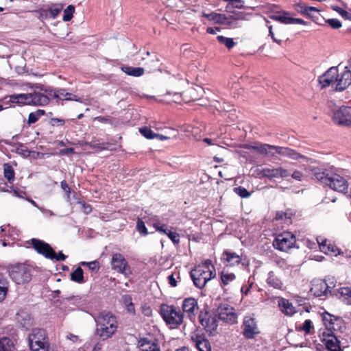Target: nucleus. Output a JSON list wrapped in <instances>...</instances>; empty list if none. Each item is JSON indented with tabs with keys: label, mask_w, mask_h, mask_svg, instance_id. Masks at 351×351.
I'll return each mask as SVG.
<instances>
[{
	"label": "nucleus",
	"mask_w": 351,
	"mask_h": 351,
	"mask_svg": "<svg viewBox=\"0 0 351 351\" xmlns=\"http://www.w3.org/2000/svg\"><path fill=\"white\" fill-rule=\"evenodd\" d=\"M221 282L220 285L221 287H224L233 282L236 276L234 273H229L228 271L223 269L220 274Z\"/></svg>",
	"instance_id": "nucleus-39"
},
{
	"label": "nucleus",
	"mask_w": 351,
	"mask_h": 351,
	"mask_svg": "<svg viewBox=\"0 0 351 351\" xmlns=\"http://www.w3.org/2000/svg\"><path fill=\"white\" fill-rule=\"evenodd\" d=\"M332 121L341 127L351 128V107L342 106L332 112Z\"/></svg>",
	"instance_id": "nucleus-6"
},
{
	"label": "nucleus",
	"mask_w": 351,
	"mask_h": 351,
	"mask_svg": "<svg viewBox=\"0 0 351 351\" xmlns=\"http://www.w3.org/2000/svg\"><path fill=\"white\" fill-rule=\"evenodd\" d=\"M167 235L174 244L178 245L180 243V236L178 233L169 230Z\"/></svg>",
	"instance_id": "nucleus-56"
},
{
	"label": "nucleus",
	"mask_w": 351,
	"mask_h": 351,
	"mask_svg": "<svg viewBox=\"0 0 351 351\" xmlns=\"http://www.w3.org/2000/svg\"><path fill=\"white\" fill-rule=\"evenodd\" d=\"M82 266H86L90 270L95 271V273L98 272L100 269L99 262L97 261H94L91 262H85L82 261L80 263Z\"/></svg>",
	"instance_id": "nucleus-48"
},
{
	"label": "nucleus",
	"mask_w": 351,
	"mask_h": 351,
	"mask_svg": "<svg viewBox=\"0 0 351 351\" xmlns=\"http://www.w3.org/2000/svg\"><path fill=\"white\" fill-rule=\"evenodd\" d=\"M11 340L8 337H2L0 339V351H7L5 346H9Z\"/></svg>",
	"instance_id": "nucleus-61"
},
{
	"label": "nucleus",
	"mask_w": 351,
	"mask_h": 351,
	"mask_svg": "<svg viewBox=\"0 0 351 351\" xmlns=\"http://www.w3.org/2000/svg\"><path fill=\"white\" fill-rule=\"evenodd\" d=\"M138 347L140 351H157L160 350L156 341L142 338L138 341Z\"/></svg>",
	"instance_id": "nucleus-25"
},
{
	"label": "nucleus",
	"mask_w": 351,
	"mask_h": 351,
	"mask_svg": "<svg viewBox=\"0 0 351 351\" xmlns=\"http://www.w3.org/2000/svg\"><path fill=\"white\" fill-rule=\"evenodd\" d=\"M187 93L190 95L191 99L195 101L199 99L203 93V88L201 86H197L196 88L191 87L186 90Z\"/></svg>",
	"instance_id": "nucleus-43"
},
{
	"label": "nucleus",
	"mask_w": 351,
	"mask_h": 351,
	"mask_svg": "<svg viewBox=\"0 0 351 351\" xmlns=\"http://www.w3.org/2000/svg\"><path fill=\"white\" fill-rule=\"evenodd\" d=\"M181 307L183 316H186L191 322H195L199 311L197 300L193 297L186 298L183 300Z\"/></svg>",
	"instance_id": "nucleus-10"
},
{
	"label": "nucleus",
	"mask_w": 351,
	"mask_h": 351,
	"mask_svg": "<svg viewBox=\"0 0 351 351\" xmlns=\"http://www.w3.org/2000/svg\"><path fill=\"white\" fill-rule=\"evenodd\" d=\"M202 16L207 19L210 21H213L216 24L232 26V21H230V18L228 17L224 14L217 13L215 12L207 14L203 12Z\"/></svg>",
	"instance_id": "nucleus-17"
},
{
	"label": "nucleus",
	"mask_w": 351,
	"mask_h": 351,
	"mask_svg": "<svg viewBox=\"0 0 351 351\" xmlns=\"http://www.w3.org/2000/svg\"><path fill=\"white\" fill-rule=\"evenodd\" d=\"M49 339L46 331L42 328L33 329L32 332L29 335L28 341L29 346L34 345V346L42 343L43 341Z\"/></svg>",
	"instance_id": "nucleus-19"
},
{
	"label": "nucleus",
	"mask_w": 351,
	"mask_h": 351,
	"mask_svg": "<svg viewBox=\"0 0 351 351\" xmlns=\"http://www.w3.org/2000/svg\"><path fill=\"white\" fill-rule=\"evenodd\" d=\"M242 328L243 335L247 339H254L256 335L260 333L255 319L251 317L244 318Z\"/></svg>",
	"instance_id": "nucleus-16"
},
{
	"label": "nucleus",
	"mask_w": 351,
	"mask_h": 351,
	"mask_svg": "<svg viewBox=\"0 0 351 351\" xmlns=\"http://www.w3.org/2000/svg\"><path fill=\"white\" fill-rule=\"evenodd\" d=\"M291 173L282 167L277 169L265 168V178H286L291 176Z\"/></svg>",
	"instance_id": "nucleus-26"
},
{
	"label": "nucleus",
	"mask_w": 351,
	"mask_h": 351,
	"mask_svg": "<svg viewBox=\"0 0 351 351\" xmlns=\"http://www.w3.org/2000/svg\"><path fill=\"white\" fill-rule=\"evenodd\" d=\"M141 134L147 139L155 138L156 134L154 133L149 128L143 127L139 129Z\"/></svg>",
	"instance_id": "nucleus-51"
},
{
	"label": "nucleus",
	"mask_w": 351,
	"mask_h": 351,
	"mask_svg": "<svg viewBox=\"0 0 351 351\" xmlns=\"http://www.w3.org/2000/svg\"><path fill=\"white\" fill-rule=\"evenodd\" d=\"M44 114H45V111L41 109H38L35 112H30L28 116L27 123L29 125L35 123L38 121L40 117Z\"/></svg>",
	"instance_id": "nucleus-44"
},
{
	"label": "nucleus",
	"mask_w": 351,
	"mask_h": 351,
	"mask_svg": "<svg viewBox=\"0 0 351 351\" xmlns=\"http://www.w3.org/2000/svg\"><path fill=\"white\" fill-rule=\"evenodd\" d=\"M121 71L126 73L128 75L133 77H140L142 76L145 70L142 67H133L130 66H121Z\"/></svg>",
	"instance_id": "nucleus-36"
},
{
	"label": "nucleus",
	"mask_w": 351,
	"mask_h": 351,
	"mask_svg": "<svg viewBox=\"0 0 351 351\" xmlns=\"http://www.w3.org/2000/svg\"><path fill=\"white\" fill-rule=\"evenodd\" d=\"M31 106H45L49 104V98L45 94L34 91L30 93Z\"/></svg>",
	"instance_id": "nucleus-23"
},
{
	"label": "nucleus",
	"mask_w": 351,
	"mask_h": 351,
	"mask_svg": "<svg viewBox=\"0 0 351 351\" xmlns=\"http://www.w3.org/2000/svg\"><path fill=\"white\" fill-rule=\"evenodd\" d=\"M29 243L37 253L44 256L46 258H54L55 251L49 243L34 238L32 239Z\"/></svg>",
	"instance_id": "nucleus-13"
},
{
	"label": "nucleus",
	"mask_w": 351,
	"mask_h": 351,
	"mask_svg": "<svg viewBox=\"0 0 351 351\" xmlns=\"http://www.w3.org/2000/svg\"><path fill=\"white\" fill-rule=\"evenodd\" d=\"M332 9L337 11L341 16L349 19L350 14L338 6H332Z\"/></svg>",
	"instance_id": "nucleus-64"
},
{
	"label": "nucleus",
	"mask_w": 351,
	"mask_h": 351,
	"mask_svg": "<svg viewBox=\"0 0 351 351\" xmlns=\"http://www.w3.org/2000/svg\"><path fill=\"white\" fill-rule=\"evenodd\" d=\"M278 304L281 311L286 315L291 316L295 313V309L293 304L286 299L279 298Z\"/></svg>",
	"instance_id": "nucleus-30"
},
{
	"label": "nucleus",
	"mask_w": 351,
	"mask_h": 351,
	"mask_svg": "<svg viewBox=\"0 0 351 351\" xmlns=\"http://www.w3.org/2000/svg\"><path fill=\"white\" fill-rule=\"evenodd\" d=\"M293 216V213L290 209H287L285 211H278L274 220L281 221L285 225H289L291 223V217Z\"/></svg>",
	"instance_id": "nucleus-33"
},
{
	"label": "nucleus",
	"mask_w": 351,
	"mask_h": 351,
	"mask_svg": "<svg viewBox=\"0 0 351 351\" xmlns=\"http://www.w3.org/2000/svg\"><path fill=\"white\" fill-rule=\"evenodd\" d=\"M323 343L329 351H343L337 334H327L323 339Z\"/></svg>",
	"instance_id": "nucleus-18"
},
{
	"label": "nucleus",
	"mask_w": 351,
	"mask_h": 351,
	"mask_svg": "<svg viewBox=\"0 0 351 351\" xmlns=\"http://www.w3.org/2000/svg\"><path fill=\"white\" fill-rule=\"evenodd\" d=\"M217 40L221 44L224 45L228 49H230L234 47L236 43L234 42L233 39L231 38H226L223 36H217Z\"/></svg>",
	"instance_id": "nucleus-47"
},
{
	"label": "nucleus",
	"mask_w": 351,
	"mask_h": 351,
	"mask_svg": "<svg viewBox=\"0 0 351 351\" xmlns=\"http://www.w3.org/2000/svg\"><path fill=\"white\" fill-rule=\"evenodd\" d=\"M74 12L75 7L73 5H68L67 8L64 10L63 21H71L73 16Z\"/></svg>",
	"instance_id": "nucleus-50"
},
{
	"label": "nucleus",
	"mask_w": 351,
	"mask_h": 351,
	"mask_svg": "<svg viewBox=\"0 0 351 351\" xmlns=\"http://www.w3.org/2000/svg\"><path fill=\"white\" fill-rule=\"evenodd\" d=\"M160 314L165 324L171 329L178 328L184 321L183 313L179 307L174 305L162 304L160 306Z\"/></svg>",
	"instance_id": "nucleus-4"
},
{
	"label": "nucleus",
	"mask_w": 351,
	"mask_h": 351,
	"mask_svg": "<svg viewBox=\"0 0 351 351\" xmlns=\"http://www.w3.org/2000/svg\"><path fill=\"white\" fill-rule=\"evenodd\" d=\"M293 8L297 12L312 19L315 17V13L318 14L319 12L317 8L308 6L306 5V3L302 1L295 3L293 5Z\"/></svg>",
	"instance_id": "nucleus-22"
},
{
	"label": "nucleus",
	"mask_w": 351,
	"mask_h": 351,
	"mask_svg": "<svg viewBox=\"0 0 351 351\" xmlns=\"http://www.w3.org/2000/svg\"><path fill=\"white\" fill-rule=\"evenodd\" d=\"M63 8L62 4H53L46 10V15L50 18L55 19L58 16Z\"/></svg>",
	"instance_id": "nucleus-42"
},
{
	"label": "nucleus",
	"mask_w": 351,
	"mask_h": 351,
	"mask_svg": "<svg viewBox=\"0 0 351 351\" xmlns=\"http://www.w3.org/2000/svg\"><path fill=\"white\" fill-rule=\"evenodd\" d=\"M224 1L229 2V4H228L226 7V10L227 12H231V8L234 7L236 8H242V1L241 0H223Z\"/></svg>",
	"instance_id": "nucleus-52"
},
{
	"label": "nucleus",
	"mask_w": 351,
	"mask_h": 351,
	"mask_svg": "<svg viewBox=\"0 0 351 351\" xmlns=\"http://www.w3.org/2000/svg\"><path fill=\"white\" fill-rule=\"evenodd\" d=\"M319 82L322 87L331 86L336 90L342 91L351 84V71L347 67L341 71L337 67H331L319 77Z\"/></svg>",
	"instance_id": "nucleus-1"
},
{
	"label": "nucleus",
	"mask_w": 351,
	"mask_h": 351,
	"mask_svg": "<svg viewBox=\"0 0 351 351\" xmlns=\"http://www.w3.org/2000/svg\"><path fill=\"white\" fill-rule=\"evenodd\" d=\"M49 123L51 126H63L65 124V120L59 118H51Z\"/></svg>",
	"instance_id": "nucleus-59"
},
{
	"label": "nucleus",
	"mask_w": 351,
	"mask_h": 351,
	"mask_svg": "<svg viewBox=\"0 0 351 351\" xmlns=\"http://www.w3.org/2000/svg\"><path fill=\"white\" fill-rule=\"evenodd\" d=\"M281 152V156H287L291 159L298 160L300 159H303L304 160H308V158L306 156L300 154V153L297 152L294 149H290L289 147H282Z\"/></svg>",
	"instance_id": "nucleus-34"
},
{
	"label": "nucleus",
	"mask_w": 351,
	"mask_h": 351,
	"mask_svg": "<svg viewBox=\"0 0 351 351\" xmlns=\"http://www.w3.org/2000/svg\"><path fill=\"white\" fill-rule=\"evenodd\" d=\"M16 320L19 327L26 330H28L33 325V319L30 314L24 310H21L16 313Z\"/></svg>",
	"instance_id": "nucleus-21"
},
{
	"label": "nucleus",
	"mask_w": 351,
	"mask_h": 351,
	"mask_svg": "<svg viewBox=\"0 0 351 351\" xmlns=\"http://www.w3.org/2000/svg\"><path fill=\"white\" fill-rule=\"evenodd\" d=\"M300 328L304 330L306 334L311 333V329L313 328L312 322L310 319L305 320Z\"/></svg>",
	"instance_id": "nucleus-57"
},
{
	"label": "nucleus",
	"mask_w": 351,
	"mask_h": 351,
	"mask_svg": "<svg viewBox=\"0 0 351 351\" xmlns=\"http://www.w3.org/2000/svg\"><path fill=\"white\" fill-rule=\"evenodd\" d=\"M233 191L237 195L243 198L248 197L250 195V193L248 192L247 190L243 186L235 187L234 188Z\"/></svg>",
	"instance_id": "nucleus-54"
},
{
	"label": "nucleus",
	"mask_w": 351,
	"mask_h": 351,
	"mask_svg": "<svg viewBox=\"0 0 351 351\" xmlns=\"http://www.w3.org/2000/svg\"><path fill=\"white\" fill-rule=\"evenodd\" d=\"M322 321L328 330V334H337L346 328L343 320L327 312L322 314Z\"/></svg>",
	"instance_id": "nucleus-8"
},
{
	"label": "nucleus",
	"mask_w": 351,
	"mask_h": 351,
	"mask_svg": "<svg viewBox=\"0 0 351 351\" xmlns=\"http://www.w3.org/2000/svg\"><path fill=\"white\" fill-rule=\"evenodd\" d=\"M136 228V230L143 236H147L149 234L144 221L141 218H137Z\"/></svg>",
	"instance_id": "nucleus-49"
},
{
	"label": "nucleus",
	"mask_w": 351,
	"mask_h": 351,
	"mask_svg": "<svg viewBox=\"0 0 351 351\" xmlns=\"http://www.w3.org/2000/svg\"><path fill=\"white\" fill-rule=\"evenodd\" d=\"M191 340L198 351H211L210 343L204 333L191 332Z\"/></svg>",
	"instance_id": "nucleus-15"
},
{
	"label": "nucleus",
	"mask_w": 351,
	"mask_h": 351,
	"mask_svg": "<svg viewBox=\"0 0 351 351\" xmlns=\"http://www.w3.org/2000/svg\"><path fill=\"white\" fill-rule=\"evenodd\" d=\"M215 276V267L210 260H206L190 271V276L194 285L199 289H203L207 282L214 278Z\"/></svg>",
	"instance_id": "nucleus-3"
},
{
	"label": "nucleus",
	"mask_w": 351,
	"mask_h": 351,
	"mask_svg": "<svg viewBox=\"0 0 351 351\" xmlns=\"http://www.w3.org/2000/svg\"><path fill=\"white\" fill-rule=\"evenodd\" d=\"M267 283L271 287L277 289H282L283 283L281 280L276 276L274 272L270 271L268 274V277L267 278Z\"/></svg>",
	"instance_id": "nucleus-35"
},
{
	"label": "nucleus",
	"mask_w": 351,
	"mask_h": 351,
	"mask_svg": "<svg viewBox=\"0 0 351 351\" xmlns=\"http://www.w3.org/2000/svg\"><path fill=\"white\" fill-rule=\"evenodd\" d=\"M295 237L292 233L285 232L276 237L273 246L277 250L286 252L295 246Z\"/></svg>",
	"instance_id": "nucleus-9"
},
{
	"label": "nucleus",
	"mask_w": 351,
	"mask_h": 351,
	"mask_svg": "<svg viewBox=\"0 0 351 351\" xmlns=\"http://www.w3.org/2000/svg\"><path fill=\"white\" fill-rule=\"evenodd\" d=\"M249 16L248 14L245 12H234L232 15H230L228 17L230 18V21H232V26H229L230 27H235L236 23H234L235 21L238 20H246L247 19V16Z\"/></svg>",
	"instance_id": "nucleus-45"
},
{
	"label": "nucleus",
	"mask_w": 351,
	"mask_h": 351,
	"mask_svg": "<svg viewBox=\"0 0 351 351\" xmlns=\"http://www.w3.org/2000/svg\"><path fill=\"white\" fill-rule=\"evenodd\" d=\"M65 101H75L78 102H81V99L76 95H74L73 93H70L66 91V93L64 94V99Z\"/></svg>",
	"instance_id": "nucleus-62"
},
{
	"label": "nucleus",
	"mask_w": 351,
	"mask_h": 351,
	"mask_svg": "<svg viewBox=\"0 0 351 351\" xmlns=\"http://www.w3.org/2000/svg\"><path fill=\"white\" fill-rule=\"evenodd\" d=\"M223 258L227 263V265L234 266L239 265L241 262V258L235 252L224 251L223 253Z\"/></svg>",
	"instance_id": "nucleus-31"
},
{
	"label": "nucleus",
	"mask_w": 351,
	"mask_h": 351,
	"mask_svg": "<svg viewBox=\"0 0 351 351\" xmlns=\"http://www.w3.org/2000/svg\"><path fill=\"white\" fill-rule=\"evenodd\" d=\"M10 102L16 104L18 105H29L31 106L30 93H23L12 95L10 97Z\"/></svg>",
	"instance_id": "nucleus-28"
},
{
	"label": "nucleus",
	"mask_w": 351,
	"mask_h": 351,
	"mask_svg": "<svg viewBox=\"0 0 351 351\" xmlns=\"http://www.w3.org/2000/svg\"><path fill=\"white\" fill-rule=\"evenodd\" d=\"M309 170L315 179L326 185L330 177L328 173L319 167L310 168Z\"/></svg>",
	"instance_id": "nucleus-27"
},
{
	"label": "nucleus",
	"mask_w": 351,
	"mask_h": 351,
	"mask_svg": "<svg viewBox=\"0 0 351 351\" xmlns=\"http://www.w3.org/2000/svg\"><path fill=\"white\" fill-rule=\"evenodd\" d=\"M111 267L119 273L128 274H130V268L128 261L120 253H115L112 256Z\"/></svg>",
	"instance_id": "nucleus-14"
},
{
	"label": "nucleus",
	"mask_w": 351,
	"mask_h": 351,
	"mask_svg": "<svg viewBox=\"0 0 351 351\" xmlns=\"http://www.w3.org/2000/svg\"><path fill=\"white\" fill-rule=\"evenodd\" d=\"M3 176L7 181L12 184L15 180V171L12 166L7 162L3 165Z\"/></svg>",
	"instance_id": "nucleus-37"
},
{
	"label": "nucleus",
	"mask_w": 351,
	"mask_h": 351,
	"mask_svg": "<svg viewBox=\"0 0 351 351\" xmlns=\"http://www.w3.org/2000/svg\"><path fill=\"white\" fill-rule=\"evenodd\" d=\"M16 152L18 154L23 155V156H27L29 155V152L27 149V147L23 145H20L17 147Z\"/></svg>",
	"instance_id": "nucleus-63"
},
{
	"label": "nucleus",
	"mask_w": 351,
	"mask_h": 351,
	"mask_svg": "<svg viewBox=\"0 0 351 351\" xmlns=\"http://www.w3.org/2000/svg\"><path fill=\"white\" fill-rule=\"evenodd\" d=\"M31 351H49V339L43 341L42 343H39L29 346Z\"/></svg>",
	"instance_id": "nucleus-46"
},
{
	"label": "nucleus",
	"mask_w": 351,
	"mask_h": 351,
	"mask_svg": "<svg viewBox=\"0 0 351 351\" xmlns=\"http://www.w3.org/2000/svg\"><path fill=\"white\" fill-rule=\"evenodd\" d=\"M56 90L53 95V98L57 99L64 100V94L66 93V89L64 88H56Z\"/></svg>",
	"instance_id": "nucleus-60"
},
{
	"label": "nucleus",
	"mask_w": 351,
	"mask_h": 351,
	"mask_svg": "<svg viewBox=\"0 0 351 351\" xmlns=\"http://www.w3.org/2000/svg\"><path fill=\"white\" fill-rule=\"evenodd\" d=\"M319 248L326 254H328L330 252H335L334 247L328 245L326 241H322L321 243H319Z\"/></svg>",
	"instance_id": "nucleus-58"
},
{
	"label": "nucleus",
	"mask_w": 351,
	"mask_h": 351,
	"mask_svg": "<svg viewBox=\"0 0 351 351\" xmlns=\"http://www.w3.org/2000/svg\"><path fill=\"white\" fill-rule=\"evenodd\" d=\"M199 322L205 330L211 335L217 333L218 319L217 315L210 313L206 310H202L199 313Z\"/></svg>",
	"instance_id": "nucleus-7"
},
{
	"label": "nucleus",
	"mask_w": 351,
	"mask_h": 351,
	"mask_svg": "<svg viewBox=\"0 0 351 351\" xmlns=\"http://www.w3.org/2000/svg\"><path fill=\"white\" fill-rule=\"evenodd\" d=\"M96 334L102 340H106L116 332L118 328L117 317L110 312H101L96 319Z\"/></svg>",
	"instance_id": "nucleus-2"
},
{
	"label": "nucleus",
	"mask_w": 351,
	"mask_h": 351,
	"mask_svg": "<svg viewBox=\"0 0 351 351\" xmlns=\"http://www.w3.org/2000/svg\"><path fill=\"white\" fill-rule=\"evenodd\" d=\"M326 23L333 29H339L342 26L341 21L337 19H327Z\"/></svg>",
	"instance_id": "nucleus-55"
},
{
	"label": "nucleus",
	"mask_w": 351,
	"mask_h": 351,
	"mask_svg": "<svg viewBox=\"0 0 351 351\" xmlns=\"http://www.w3.org/2000/svg\"><path fill=\"white\" fill-rule=\"evenodd\" d=\"M9 282L8 279L0 273V302L3 301L8 293Z\"/></svg>",
	"instance_id": "nucleus-38"
},
{
	"label": "nucleus",
	"mask_w": 351,
	"mask_h": 351,
	"mask_svg": "<svg viewBox=\"0 0 351 351\" xmlns=\"http://www.w3.org/2000/svg\"><path fill=\"white\" fill-rule=\"evenodd\" d=\"M337 298L348 305H351V287H341L335 293Z\"/></svg>",
	"instance_id": "nucleus-29"
},
{
	"label": "nucleus",
	"mask_w": 351,
	"mask_h": 351,
	"mask_svg": "<svg viewBox=\"0 0 351 351\" xmlns=\"http://www.w3.org/2000/svg\"><path fill=\"white\" fill-rule=\"evenodd\" d=\"M83 145L93 149H97L99 151H103L108 149L110 144L107 142H103L96 137H93L90 142H85Z\"/></svg>",
	"instance_id": "nucleus-32"
},
{
	"label": "nucleus",
	"mask_w": 351,
	"mask_h": 351,
	"mask_svg": "<svg viewBox=\"0 0 351 351\" xmlns=\"http://www.w3.org/2000/svg\"><path fill=\"white\" fill-rule=\"evenodd\" d=\"M9 276L17 285L28 283L32 280V267L24 263H17L8 269Z\"/></svg>",
	"instance_id": "nucleus-5"
},
{
	"label": "nucleus",
	"mask_w": 351,
	"mask_h": 351,
	"mask_svg": "<svg viewBox=\"0 0 351 351\" xmlns=\"http://www.w3.org/2000/svg\"><path fill=\"white\" fill-rule=\"evenodd\" d=\"M327 280L317 279L312 282L311 292L316 297L327 295Z\"/></svg>",
	"instance_id": "nucleus-20"
},
{
	"label": "nucleus",
	"mask_w": 351,
	"mask_h": 351,
	"mask_svg": "<svg viewBox=\"0 0 351 351\" xmlns=\"http://www.w3.org/2000/svg\"><path fill=\"white\" fill-rule=\"evenodd\" d=\"M70 278L72 281L78 284H83L86 282L84 277L83 269L80 267H77L71 273Z\"/></svg>",
	"instance_id": "nucleus-40"
},
{
	"label": "nucleus",
	"mask_w": 351,
	"mask_h": 351,
	"mask_svg": "<svg viewBox=\"0 0 351 351\" xmlns=\"http://www.w3.org/2000/svg\"><path fill=\"white\" fill-rule=\"evenodd\" d=\"M282 147H278L265 144V156L276 157L277 155L281 156Z\"/></svg>",
	"instance_id": "nucleus-41"
},
{
	"label": "nucleus",
	"mask_w": 351,
	"mask_h": 351,
	"mask_svg": "<svg viewBox=\"0 0 351 351\" xmlns=\"http://www.w3.org/2000/svg\"><path fill=\"white\" fill-rule=\"evenodd\" d=\"M218 319L229 324L237 322L238 315L236 309L228 304H221L217 308Z\"/></svg>",
	"instance_id": "nucleus-11"
},
{
	"label": "nucleus",
	"mask_w": 351,
	"mask_h": 351,
	"mask_svg": "<svg viewBox=\"0 0 351 351\" xmlns=\"http://www.w3.org/2000/svg\"><path fill=\"white\" fill-rule=\"evenodd\" d=\"M269 16L285 24L306 25V22L304 20L289 16L287 13H284L283 14L271 15Z\"/></svg>",
	"instance_id": "nucleus-24"
},
{
	"label": "nucleus",
	"mask_w": 351,
	"mask_h": 351,
	"mask_svg": "<svg viewBox=\"0 0 351 351\" xmlns=\"http://www.w3.org/2000/svg\"><path fill=\"white\" fill-rule=\"evenodd\" d=\"M165 3L167 7H170L176 11H180L182 8L181 5L182 4V2L181 0H166Z\"/></svg>",
	"instance_id": "nucleus-53"
},
{
	"label": "nucleus",
	"mask_w": 351,
	"mask_h": 351,
	"mask_svg": "<svg viewBox=\"0 0 351 351\" xmlns=\"http://www.w3.org/2000/svg\"><path fill=\"white\" fill-rule=\"evenodd\" d=\"M326 186H328L332 190L340 193L346 194L348 193L349 184L343 176L339 174H330Z\"/></svg>",
	"instance_id": "nucleus-12"
}]
</instances>
